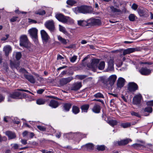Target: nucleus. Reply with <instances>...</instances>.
I'll list each match as a JSON object with an SVG mask.
<instances>
[{
	"label": "nucleus",
	"instance_id": "1",
	"mask_svg": "<svg viewBox=\"0 0 153 153\" xmlns=\"http://www.w3.org/2000/svg\"><path fill=\"white\" fill-rule=\"evenodd\" d=\"M73 11L76 14L93 13V9L91 7L87 6H81L77 7L72 9Z\"/></svg>",
	"mask_w": 153,
	"mask_h": 153
},
{
	"label": "nucleus",
	"instance_id": "2",
	"mask_svg": "<svg viewBox=\"0 0 153 153\" xmlns=\"http://www.w3.org/2000/svg\"><path fill=\"white\" fill-rule=\"evenodd\" d=\"M140 51V48H129L123 50L121 49L120 50H117L116 51L121 52L122 51H123V54L120 55V57H122L123 55L125 56V55L129 54L130 53H133L135 51Z\"/></svg>",
	"mask_w": 153,
	"mask_h": 153
},
{
	"label": "nucleus",
	"instance_id": "3",
	"mask_svg": "<svg viewBox=\"0 0 153 153\" xmlns=\"http://www.w3.org/2000/svg\"><path fill=\"white\" fill-rule=\"evenodd\" d=\"M29 42L27 36L25 35H22L20 37V45L25 48H28L29 45Z\"/></svg>",
	"mask_w": 153,
	"mask_h": 153
},
{
	"label": "nucleus",
	"instance_id": "4",
	"mask_svg": "<svg viewBox=\"0 0 153 153\" xmlns=\"http://www.w3.org/2000/svg\"><path fill=\"white\" fill-rule=\"evenodd\" d=\"M55 17L59 22L63 23H67L69 21L70 17L65 16L61 13H57L55 15Z\"/></svg>",
	"mask_w": 153,
	"mask_h": 153
},
{
	"label": "nucleus",
	"instance_id": "5",
	"mask_svg": "<svg viewBox=\"0 0 153 153\" xmlns=\"http://www.w3.org/2000/svg\"><path fill=\"white\" fill-rule=\"evenodd\" d=\"M37 32V30L35 28H32L28 30L30 37L36 42H38Z\"/></svg>",
	"mask_w": 153,
	"mask_h": 153
},
{
	"label": "nucleus",
	"instance_id": "6",
	"mask_svg": "<svg viewBox=\"0 0 153 153\" xmlns=\"http://www.w3.org/2000/svg\"><path fill=\"white\" fill-rule=\"evenodd\" d=\"M99 62V60L97 59H93L91 63H88L87 64V67L90 69L94 71L97 68L98 63Z\"/></svg>",
	"mask_w": 153,
	"mask_h": 153
},
{
	"label": "nucleus",
	"instance_id": "7",
	"mask_svg": "<svg viewBox=\"0 0 153 153\" xmlns=\"http://www.w3.org/2000/svg\"><path fill=\"white\" fill-rule=\"evenodd\" d=\"M138 89V87L135 83L132 82L128 83V85L127 90L128 92H134Z\"/></svg>",
	"mask_w": 153,
	"mask_h": 153
},
{
	"label": "nucleus",
	"instance_id": "8",
	"mask_svg": "<svg viewBox=\"0 0 153 153\" xmlns=\"http://www.w3.org/2000/svg\"><path fill=\"white\" fill-rule=\"evenodd\" d=\"M89 23L90 26H100L102 24V22L99 19L92 18L89 19Z\"/></svg>",
	"mask_w": 153,
	"mask_h": 153
},
{
	"label": "nucleus",
	"instance_id": "9",
	"mask_svg": "<svg viewBox=\"0 0 153 153\" xmlns=\"http://www.w3.org/2000/svg\"><path fill=\"white\" fill-rule=\"evenodd\" d=\"M45 25L48 29L51 31H53L54 30V23L52 20L47 21L45 24Z\"/></svg>",
	"mask_w": 153,
	"mask_h": 153
},
{
	"label": "nucleus",
	"instance_id": "10",
	"mask_svg": "<svg viewBox=\"0 0 153 153\" xmlns=\"http://www.w3.org/2000/svg\"><path fill=\"white\" fill-rule=\"evenodd\" d=\"M21 93L18 91H16L10 94L8 98V101H10L9 99L12 98L14 99H19L22 98Z\"/></svg>",
	"mask_w": 153,
	"mask_h": 153
},
{
	"label": "nucleus",
	"instance_id": "11",
	"mask_svg": "<svg viewBox=\"0 0 153 153\" xmlns=\"http://www.w3.org/2000/svg\"><path fill=\"white\" fill-rule=\"evenodd\" d=\"M140 74L143 75L147 76L151 73V70L146 67H142L139 71Z\"/></svg>",
	"mask_w": 153,
	"mask_h": 153
},
{
	"label": "nucleus",
	"instance_id": "12",
	"mask_svg": "<svg viewBox=\"0 0 153 153\" xmlns=\"http://www.w3.org/2000/svg\"><path fill=\"white\" fill-rule=\"evenodd\" d=\"M73 79L72 77L62 78L59 80V84L61 86H63L69 82Z\"/></svg>",
	"mask_w": 153,
	"mask_h": 153
},
{
	"label": "nucleus",
	"instance_id": "13",
	"mask_svg": "<svg viewBox=\"0 0 153 153\" xmlns=\"http://www.w3.org/2000/svg\"><path fill=\"white\" fill-rule=\"evenodd\" d=\"M81 82H76L74 83L70 87V89L72 91H77L82 87Z\"/></svg>",
	"mask_w": 153,
	"mask_h": 153
},
{
	"label": "nucleus",
	"instance_id": "14",
	"mask_svg": "<svg viewBox=\"0 0 153 153\" xmlns=\"http://www.w3.org/2000/svg\"><path fill=\"white\" fill-rule=\"evenodd\" d=\"M142 96L140 94L135 96L133 99V103L135 105L140 104L141 102Z\"/></svg>",
	"mask_w": 153,
	"mask_h": 153
},
{
	"label": "nucleus",
	"instance_id": "15",
	"mask_svg": "<svg viewBox=\"0 0 153 153\" xmlns=\"http://www.w3.org/2000/svg\"><path fill=\"white\" fill-rule=\"evenodd\" d=\"M41 34L42 39L45 42H47L49 37L47 33L44 30H42L41 31Z\"/></svg>",
	"mask_w": 153,
	"mask_h": 153
},
{
	"label": "nucleus",
	"instance_id": "16",
	"mask_svg": "<svg viewBox=\"0 0 153 153\" xmlns=\"http://www.w3.org/2000/svg\"><path fill=\"white\" fill-rule=\"evenodd\" d=\"M72 104L70 102L63 103L62 104L63 111L65 112L68 111L72 106Z\"/></svg>",
	"mask_w": 153,
	"mask_h": 153
},
{
	"label": "nucleus",
	"instance_id": "17",
	"mask_svg": "<svg viewBox=\"0 0 153 153\" xmlns=\"http://www.w3.org/2000/svg\"><path fill=\"white\" fill-rule=\"evenodd\" d=\"M5 134L8 137L9 140L14 139L16 137V134L11 131H7L5 132Z\"/></svg>",
	"mask_w": 153,
	"mask_h": 153
},
{
	"label": "nucleus",
	"instance_id": "18",
	"mask_svg": "<svg viewBox=\"0 0 153 153\" xmlns=\"http://www.w3.org/2000/svg\"><path fill=\"white\" fill-rule=\"evenodd\" d=\"M48 105L52 108H56L59 106V103L57 101L52 100L50 101Z\"/></svg>",
	"mask_w": 153,
	"mask_h": 153
},
{
	"label": "nucleus",
	"instance_id": "19",
	"mask_svg": "<svg viewBox=\"0 0 153 153\" xmlns=\"http://www.w3.org/2000/svg\"><path fill=\"white\" fill-rule=\"evenodd\" d=\"M78 24L79 25L85 27L86 26H90L89 25V19L87 20V21L80 20L77 21Z\"/></svg>",
	"mask_w": 153,
	"mask_h": 153
},
{
	"label": "nucleus",
	"instance_id": "20",
	"mask_svg": "<svg viewBox=\"0 0 153 153\" xmlns=\"http://www.w3.org/2000/svg\"><path fill=\"white\" fill-rule=\"evenodd\" d=\"M125 82V80L124 78L122 77L119 78L117 81V87L120 88L123 87L124 85Z\"/></svg>",
	"mask_w": 153,
	"mask_h": 153
},
{
	"label": "nucleus",
	"instance_id": "21",
	"mask_svg": "<svg viewBox=\"0 0 153 153\" xmlns=\"http://www.w3.org/2000/svg\"><path fill=\"white\" fill-rule=\"evenodd\" d=\"M101 108L100 105L95 104L92 108V111L95 113H99L100 111Z\"/></svg>",
	"mask_w": 153,
	"mask_h": 153
},
{
	"label": "nucleus",
	"instance_id": "22",
	"mask_svg": "<svg viewBox=\"0 0 153 153\" xmlns=\"http://www.w3.org/2000/svg\"><path fill=\"white\" fill-rule=\"evenodd\" d=\"M24 76L26 79L32 83H34L35 80L32 75L25 74Z\"/></svg>",
	"mask_w": 153,
	"mask_h": 153
},
{
	"label": "nucleus",
	"instance_id": "23",
	"mask_svg": "<svg viewBox=\"0 0 153 153\" xmlns=\"http://www.w3.org/2000/svg\"><path fill=\"white\" fill-rule=\"evenodd\" d=\"M3 51L5 52V55L7 56L9 53L11 51V48L9 45L6 46L3 48Z\"/></svg>",
	"mask_w": 153,
	"mask_h": 153
},
{
	"label": "nucleus",
	"instance_id": "24",
	"mask_svg": "<svg viewBox=\"0 0 153 153\" xmlns=\"http://www.w3.org/2000/svg\"><path fill=\"white\" fill-rule=\"evenodd\" d=\"M117 77L115 75L110 76L108 78V81L110 85H113L117 79Z\"/></svg>",
	"mask_w": 153,
	"mask_h": 153
},
{
	"label": "nucleus",
	"instance_id": "25",
	"mask_svg": "<svg viewBox=\"0 0 153 153\" xmlns=\"http://www.w3.org/2000/svg\"><path fill=\"white\" fill-rule=\"evenodd\" d=\"M132 140L129 138L122 140L118 142L119 145H124L128 144L129 142H131Z\"/></svg>",
	"mask_w": 153,
	"mask_h": 153
},
{
	"label": "nucleus",
	"instance_id": "26",
	"mask_svg": "<svg viewBox=\"0 0 153 153\" xmlns=\"http://www.w3.org/2000/svg\"><path fill=\"white\" fill-rule=\"evenodd\" d=\"M89 108V105L88 104L83 105L81 106L82 112L87 113Z\"/></svg>",
	"mask_w": 153,
	"mask_h": 153
},
{
	"label": "nucleus",
	"instance_id": "27",
	"mask_svg": "<svg viewBox=\"0 0 153 153\" xmlns=\"http://www.w3.org/2000/svg\"><path fill=\"white\" fill-rule=\"evenodd\" d=\"M72 111L73 113L75 114H78L80 112L79 108L76 105L73 106Z\"/></svg>",
	"mask_w": 153,
	"mask_h": 153
},
{
	"label": "nucleus",
	"instance_id": "28",
	"mask_svg": "<svg viewBox=\"0 0 153 153\" xmlns=\"http://www.w3.org/2000/svg\"><path fill=\"white\" fill-rule=\"evenodd\" d=\"M75 135L74 134L71 132L65 134H64V137H65L68 138V139H72Z\"/></svg>",
	"mask_w": 153,
	"mask_h": 153
},
{
	"label": "nucleus",
	"instance_id": "29",
	"mask_svg": "<svg viewBox=\"0 0 153 153\" xmlns=\"http://www.w3.org/2000/svg\"><path fill=\"white\" fill-rule=\"evenodd\" d=\"M35 13L36 14L41 16H43L46 14V12L45 10L42 9H39L36 11Z\"/></svg>",
	"mask_w": 153,
	"mask_h": 153
},
{
	"label": "nucleus",
	"instance_id": "30",
	"mask_svg": "<svg viewBox=\"0 0 153 153\" xmlns=\"http://www.w3.org/2000/svg\"><path fill=\"white\" fill-rule=\"evenodd\" d=\"M59 30L60 31L62 32L66 35H68V33L67 31L66 30L65 28L63 27L60 25H59Z\"/></svg>",
	"mask_w": 153,
	"mask_h": 153
},
{
	"label": "nucleus",
	"instance_id": "31",
	"mask_svg": "<svg viewBox=\"0 0 153 153\" xmlns=\"http://www.w3.org/2000/svg\"><path fill=\"white\" fill-rule=\"evenodd\" d=\"M58 40L63 44L66 45L67 43L66 39L62 38L60 36H58Z\"/></svg>",
	"mask_w": 153,
	"mask_h": 153
},
{
	"label": "nucleus",
	"instance_id": "32",
	"mask_svg": "<svg viewBox=\"0 0 153 153\" xmlns=\"http://www.w3.org/2000/svg\"><path fill=\"white\" fill-rule=\"evenodd\" d=\"M85 147L88 150H92L94 149V145L92 143H89L85 145Z\"/></svg>",
	"mask_w": 153,
	"mask_h": 153
},
{
	"label": "nucleus",
	"instance_id": "33",
	"mask_svg": "<svg viewBox=\"0 0 153 153\" xmlns=\"http://www.w3.org/2000/svg\"><path fill=\"white\" fill-rule=\"evenodd\" d=\"M94 97L97 99L99 98H104L103 95L100 92H98L94 94Z\"/></svg>",
	"mask_w": 153,
	"mask_h": 153
},
{
	"label": "nucleus",
	"instance_id": "34",
	"mask_svg": "<svg viewBox=\"0 0 153 153\" xmlns=\"http://www.w3.org/2000/svg\"><path fill=\"white\" fill-rule=\"evenodd\" d=\"M120 126L124 128H126L129 127L131 126V123L130 122L122 123L120 124Z\"/></svg>",
	"mask_w": 153,
	"mask_h": 153
},
{
	"label": "nucleus",
	"instance_id": "35",
	"mask_svg": "<svg viewBox=\"0 0 153 153\" xmlns=\"http://www.w3.org/2000/svg\"><path fill=\"white\" fill-rule=\"evenodd\" d=\"M137 12L140 16H143L145 13V10L143 9L139 8L137 10Z\"/></svg>",
	"mask_w": 153,
	"mask_h": 153
},
{
	"label": "nucleus",
	"instance_id": "36",
	"mask_svg": "<svg viewBox=\"0 0 153 153\" xmlns=\"http://www.w3.org/2000/svg\"><path fill=\"white\" fill-rule=\"evenodd\" d=\"M105 67V62L104 61H102L100 62L99 65L98 66V68L99 70H102Z\"/></svg>",
	"mask_w": 153,
	"mask_h": 153
},
{
	"label": "nucleus",
	"instance_id": "37",
	"mask_svg": "<svg viewBox=\"0 0 153 153\" xmlns=\"http://www.w3.org/2000/svg\"><path fill=\"white\" fill-rule=\"evenodd\" d=\"M45 102V100L42 99H39L36 100V102L38 105L44 104Z\"/></svg>",
	"mask_w": 153,
	"mask_h": 153
},
{
	"label": "nucleus",
	"instance_id": "38",
	"mask_svg": "<svg viewBox=\"0 0 153 153\" xmlns=\"http://www.w3.org/2000/svg\"><path fill=\"white\" fill-rule=\"evenodd\" d=\"M108 123L111 126L113 127L117 125V122L116 120H111L108 122Z\"/></svg>",
	"mask_w": 153,
	"mask_h": 153
},
{
	"label": "nucleus",
	"instance_id": "39",
	"mask_svg": "<svg viewBox=\"0 0 153 153\" xmlns=\"http://www.w3.org/2000/svg\"><path fill=\"white\" fill-rule=\"evenodd\" d=\"M136 18L135 15L133 14H131L128 16L129 20L132 22L134 21Z\"/></svg>",
	"mask_w": 153,
	"mask_h": 153
},
{
	"label": "nucleus",
	"instance_id": "40",
	"mask_svg": "<svg viewBox=\"0 0 153 153\" xmlns=\"http://www.w3.org/2000/svg\"><path fill=\"white\" fill-rule=\"evenodd\" d=\"M76 2L74 0H68L66 1L67 4L73 6L76 3Z\"/></svg>",
	"mask_w": 153,
	"mask_h": 153
},
{
	"label": "nucleus",
	"instance_id": "41",
	"mask_svg": "<svg viewBox=\"0 0 153 153\" xmlns=\"http://www.w3.org/2000/svg\"><path fill=\"white\" fill-rule=\"evenodd\" d=\"M111 9V11L113 12H121V10L120 9H117L116 8H115L113 6H111L110 7Z\"/></svg>",
	"mask_w": 153,
	"mask_h": 153
},
{
	"label": "nucleus",
	"instance_id": "42",
	"mask_svg": "<svg viewBox=\"0 0 153 153\" xmlns=\"http://www.w3.org/2000/svg\"><path fill=\"white\" fill-rule=\"evenodd\" d=\"M152 111V108L151 107H147L144 109L145 112H147L149 113H151Z\"/></svg>",
	"mask_w": 153,
	"mask_h": 153
},
{
	"label": "nucleus",
	"instance_id": "43",
	"mask_svg": "<svg viewBox=\"0 0 153 153\" xmlns=\"http://www.w3.org/2000/svg\"><path fill=\"white\" fill-rule=\"evenodd\" d=\"M97 149L99 151H103L105 149V147L104 145H98L97 146Z\"/></svg>",
	"mask_w": 153,
	"mask_h": 153
},
{
	"label": "nucleus",
	"instance_id": "44",
	"mask_svg": "<svg viewBox=\"0 0 153 153\" xmlns=\"http://www.w3.org/2000/svg\"><path fill=\"white\" fill-rule=\"evenodd\" d=\"M77 59V56H73L71 57V58H70V61L71 62H74Z\"/></svg>",
	"mask_w": 153,
	"mask_h": 153
},
{
	"label": "nucleus",
	"instance_id": "45",
	"mask_svg": "<svg viewBox=\"0 0 153 153\" xmlns=\"http://www.w3.org/2000/svg\"><path fill=\"white\" fill-rule=\"evenodd\" d=\"M22 56V54L20 52H17L16 54V57L17 60L20 59Z\"/></svg>",
	"mask_w": 153,
	"mask_h": 153
},
{
	"label": "nucleus",
	"instance_id": "46",
	"mask_svg": "<svg viewBox=\"0 0 153 153\" xmlns=\"http://www.w3.org/2000/svg\"><path fill=\"white\" fill-rule=\"evenodd\" d=\"M11 146H12V148L14 149H18L19 146L18 144L16 143L11 144Z\"/></svg>",
	"mask_w": 153,
	"mask_h": 153
},
{
	"label": "nucleus",
	"instance_id": "47",
	"mask_svg": "<svg viewBox=\"0 0 153 153\" xmlns=\"http://www.w3.org/2000/svg\"><path fill=\"white\" fill-rule=\"evenodd\" d=\"M37 128L40 131H46V128L45 127L41 126H37Z\"/></svg>",
	"mask_w": 153,
	"mask_h": 153
},
{
	"label": "nucleus",
	"instance_id": "48",
	"mask_svg": "<svg viewBox=\"0 0 153 153\" xmlns=\"http://www.w3.org/2000/svg\"><path fill=\"white\" fill-rule=\"evenodd\" d=\"M107 70L108 71H113L114 70V65H108Z\"/></svg>",
	"mask_w": 153,
	"mask_h": 153
},
{
	"label": "nucleus",
	"instance_id": "49",
	"mask_svg": "<svg viewBox=\"0 0 153 153\" xmlns=\"http://www.w3.org/2000/svg\"><path fill=\"white\" fill-rule=\"evenodd\" d=\"M131 113V115L132 116H134L138 117H140V115H139L138 113L132 111Z\"/></svg>",
	"mask_w": 153,
	"mask_h": 153
},
{
	"label": "nucleus",
	"instance_id": "50",
	"mask_svg": "<svg viewBox=\"0 0 153 153\" xmlns=\"http://www.w3.org/2000/svg\"><path fill=\"white\" fill-rule=\"evenodd\" d=\"M19 17L17 16H13L10 19V21L11 22H14L16 21Z\"/></svg>",
	"mask_w": 153,
	"mask_h": 153
},
{
	"label": "nucleus",
	"instance_id": "51",
	"mask_svg": "<svg viewBox=\"0 0 153 153\" xmlns=\"http://www.w3.org/2000/svg\"><path fill=\"white\" fill-rule=\"evenodd\" d=\"M7 140V138L5 136L1 137V135H0V142L5 141Z\"/></svg>",
	"mask_w": 153,
	"mask_h": 153
},
{
	"label": "nucleus",
	"instance_id": "52",
	"mask_svg": "<svg viewBox=\"0 0 153 153\" xmlns=\"http://www.w3.org/2000/svg\"><path fill=\"white\" fill-rule=\"evenodd\" d=\"M147 106H153V100L149 101L146 102Z\"/></svg>",
	"mask_w": 153,
	"mask_h": 153
},
{
	"label": "nucleus",
	"instance_id": "53",
	"mask_svg": "<svg viewBox=\"0 0 153 153\" xmlns=\"http://www.w3.org/2000/svg\"><path fill=\"white\" fill-rule=\"evenodd\" d=\"M136 149H138V148L142 146V145L140 144L135 143L132 145Z\"/></svg>",
	"mask_w": 153,
	"mask_h": 153
},
{
	"label": "nucleus",
	"instance_id": "54",
	"mask_svg": "<svg viewBox=\"0 0 153 153\" xmlns=\"http://www.w3.org/2000/svg\"><path fill=\"white\" fill-rule=\"evenodd\" d=\"M28 22L30 24H36L37 22L36 21L30 19H28Z\"/></svg>",
	"mask_w": 153,
	"mask_h": 153
},
{
	"label": "nucleus",
	"instance_id": "55",
	"mask_svg": "<svg viewBox=\"0 0 153 153\" xmlns=\"http://www.w3.org/2000/svg\"><path fill=\"white\" fill-rule=\"evenodd\" d=\"M138 7L137 5L135 3H134L132 4L131 6L132 8L134 10H136Z\"/></svg>",
	"mask_w": 153,
	"mask_h": 153
},
{
	"label": "nucleus",
	"instance_id": "56",
	"mask_svg": "<svg viewBox=\"0 0 153 153\" xmlns=\"http://www.w3.org/2000/svg\"><path fill=\"white\" fill-rule=\"evenodd\" d=\"M147 148H149L150 150H152V146L151 144H148L146 146Z\"/></svg>",
	"mask_w": 153,
	"mask_h": 153
},
{
	"label": "nucleus",
	"instance_id": "57",
	"mask_svg": "<svg viewBox=\"0 0 153 153\" xmlns=\"http://www.w3.org/2000/svg\"><path fill=\"white\" fill-rule=\"evenodd\" d=\"M140 64H147L148 65H151L153 64V63L152 62H140Z\"/></svg>",
	"mask_w": 153,
	"mask_h": 153
},
{
	"label": "nucleus",
	"instance_id": "58",
	"mask_svg": "<svg viewBox=\"0 0 153 153\" xmlns=\"http://www.w3.org/2000/svg\"><path fill=\"white\" fill-rule=\"evenodd\" d=\"M44 91V90L42 89H40L38 90L37 91V93L39 94H41Z\"/></svg>",
	"mask_w": 153,
	"mask_h": 153
},
{
	"label": "nucleus",
	"instance_id": "59",
	"mask_svg": "<svg viewBox=\"0 0 153 153\" xmlns=\"http://www.w3.org/2000/svg\"><path fill=\"white\" fill-rule=\"evenodd\" d=\"M108 65H114V61L113 59H110L108 62Z\"/></svg>",
	"mask_w": 153,
	"mask_h": 153
},
{
	"label": "nucleus",
	"instance_id": "60",
	"mask_svg": "<svg viewBox=\"0 0 153 153\" xmlns=\"http://www.w3.org/2000/svg\"><path fill=\"white\" fill-rule=\"evenodd\" d=\"M86 76L85 75H80L79 76V78L80 79H82L86 77Z\"/></svg>",
	"mask_w": 153,
	"mask_h": 153
},
{
	"label": "nucleus",
	"instance_id": "61",
	"mask_svg": "<svg viewBox=\"0 0 153 153\" xmlns=\"http://www.w3.org/2000/svg\"><path fill=\"white\" fill-rule=\"evenodd\" d=\"M21 142L23 145H25L27 143V140L25 139H22Z\"/></svg>",
	"mask_w": 153,
	"mask_h": 153
},
{
	"label": "nucleus",
	"instance_id": "62",
	"mask_svg": "<svg viewBox=\"0 0 153 153\" xmlns=\"http://www.w3.org/2000/svg\"><path fill=\"white\" fill-rule=\"evenodd\" d=\"M6 37H3L1 39V40L2 41H5L8 38L9 36V35L7 34L5 36Z\"/></svg>",
	"mask_w": 153,
	"mask_h": 153
},
{
	"label": "nucleus",
	"instance_id": "63",
	"mask_svg": "<svg viewBox=\"0 0 153 153\" xmlns=\"http://www.w3.org/2000/svg\"><path fill=\"white\" fill-rule=\"evenodd\" d=\"M93 101H98L101 102L102 103H104V101L103 100H101L99 99H94L93 100Z\"/></svg>",
	"mask_w": 153,
	"mask_h": 153
},
{
	"label": "nucleus",
	"instance_id": "64",
	"mask_svg": "<svg viewBox=\"0 0 153 153\" xmlns=\"http://www.w3.org/2000/svg\"><path fill=\"white\" fill-rule=\"evenodd\" d=\"M21 97H22V98L21 99L23 98H26L27 97V94L25 93H23L22 94L21 93Z\"/></svg>",
	"mask_w": 153,
	"mask_h": 153
}]
</instances>
